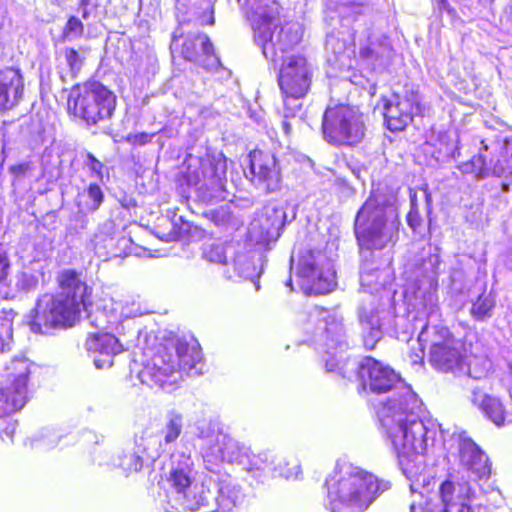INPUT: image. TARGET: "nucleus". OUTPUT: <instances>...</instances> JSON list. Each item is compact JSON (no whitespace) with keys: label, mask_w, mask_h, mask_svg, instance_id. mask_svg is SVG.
Listing matches in <instances>:
<instances>
[{"label":"nucleus","mask_w":512,"mask_h":512,"mask_svg":"<svg viewBox=\"0 0 512 512\" xmlns=\"http://www.w3.org/2000/svg\"><path fill=\"white\" fill-rule=\"evenodd\" d=\"M337 373L348 379L355 374L364 390L392 393L376 406V413L403 474L411 480L410 490L415 492L426 469L425 452L436 435L434 424L424 418L422 401L391 367L370 356L359 362L345 361Z\"/></svg>","instance_id":"obj_1"},{"label":"nucleus","mask_w":512,"mask_h":512,"mask_svg":"<svg viewBox=\"0 0 512 512\" xmlns=\"http://www.w3.org/2000/svg\"><path fill=\"white\" fill-rule=\"evenodd\" d=\"M400 226L397 191L386 184L373 186L369 197L357 212L355 219V235L364 258L360 268L361 286L367 289L358 307V319L363 331V342L366 349H374L382 338L380 311L374 291L385 284L381 280V271L374 267L368 259L372 249L381 250L395 243Z\"/></svg>","instance_id":"obj_2"},{"label":"nucleus","mask_w":512,"mask_h":512,"mask_svg":"<svg viewBox=\"0 0 512 512\" xmlns=\"http://www.w3.org/2000/svg\"><path fill=\"white\" fill-rule=\"evenodd\" d=\"M170 466L167 498L172 508L194 512H240L245 508L246 495L229 475L219 480L216 496L204 482H195L190 454L173 452Z\"/></svg>","instance_id":"obj_3"},{"label":"nucleus","mask_w":512,"mask_h":512,"mask_svg":"<svg viewBox=\"0 0 512 512\" xmlns=\"http://www.w3.org/2000/svg\"><path fill=\"white\" fill-rule=\"evenodd\" d=\"M298 23H290L279 28L273 39L276 44L274 57L264 56L274 63L281 62L278 84L283 97L284 117H295L303 107V99L308 94L313 77V67L302 54H290V50L302 38Z\"/></svg>","instance_id":"obj_4"},{"label":"nucleus","mask_w":512,"mask_h":512,"mask_svg":"<svg viewBox=\"0 0 512 512\" xmlns=\"http://www.w3.org/2000/svg\"><path fill=\"white\" fill-rule=\"evenodd\" d=\"M62 291L43 294L29 314V327L35 334L49 335L59 328L71 327L80 318V305L86 304L87 285L74 271L60 277Z\"/></svg>","instance_id":"obj_5"},{"label":"nucleus","mask_w":512,"mask_h":512,"mask_svg":"<svg viewBox=\"0 0 512 512\" xmlns=\"http://www.w3.org/2000/svg\"><path fill=\"white\" fill-rule=\"evenodd\" d=\"M326 507L331 512H363L391 483L351 463H337L327 477Z\"/></svg>","instance_id":"obj_6"},{"label":"nucleus","mask_w":512,"mask_h":512,"mask_svg":"<svg viewBox=\"0 0 512 512\" xmlns=\"http://www.w3.org/2000/svg\"><path fill=\"white\" fill-rule=\"evenodd\" d=\"M226 172L227 158L222 153L206 157L189 155L179 182L195 200L214 204L227 198Z\"/></svg>","instance_id":"obj_7"},{"label":"nucleus","mask_w":512,"mask_h":512,"mask_svg":"<svg viewBox=\"0 0 512 512\" xmlns=\"http://www.w3.org/2000/svg\"><path fill=\"white\" fill-rule=\"evenodd\" d=\"M117 104L115 93L98 81L77 84L70 90L67 109L88 126L109 120Z\"/></svg>","instance_id":"obj_8"},{"label":"nucleus","mask_w":512,"mask_h":512,"mask_svg":"<svg viewBox=\"0 0 512 512\" xmlns=\"http://www.w3.org/2000/svg\"><path fill=\"white\" fill-rule=\"evenodd\" d=\"M317 328L312 343L316 350L323 353L322 358L328 372H337L345 361L348 342L343 317L335 310L316 309Z\"/></svg>","instance_id":"obj_9"},{"label":"nucleus","mask_w":512,"mask_h":512,"mask_svg":"<svg viewBox=\"0 0 512 512\" xmlns=\"http://www.w3.org/2000/svg\"><path fill=\"white\" fill-rule=\"evenodd\" d=\"M196 435L206 444L203 453L205 468L219 472L220 464L227 462L243 467L248 462L250 448L224 433L216 422H203L197 426Z\"/></svg>","instance_id":"obj_10"},{"label":"nucleus","mask_w":512,"mask_h":512,"mask_svg":"<svg viewBox=\"0 0 512 512\" xmlns=\"http://www.w3.org/2000/svg\"><path fill=\"white\" fill-rule=\"evenodd\" d=\"M363 114L347 105L328 106L322 118L324 139L335 146H354L365 137Z\"/></svg>","instance_id":"obj_11"},{"label":"nucleus","mask_w":512,"mask_h":512,"mask_svg":"<svg viewBox=\"0 0 512 512\" xmlns=\"http://www.w3.org/2000/svg\"><path fill=\"white\" fill-rule=\"evenodd\" d=\"M298 276L301 279V288L307 295L327 294L337 284L332 261L320 250L301 252Z\"/></svg>","instance_id":"obj_12"},{"label":"nucleus","mask_w":512,"mask_h":512,"mask_svg":"<svg viewBox=\"0 0 512 512\" xmlns=\"http://www.w3.org/2000/svg\"><path fill=\"white\" fill-rule=\"evenodd\" d=\"M241 3L242 0H237ZM250 12V20L254 31V41L261 47L264 56L274 57L276 47L273 39L279 31L276 24L278 16V4L270 0H244Z\"/></svg>","instance_id":"obj_13"},{"label":"nucleus","mask_w":512,"mask_h":512,"mask_svg":"<svg viewBox=\"0 0 512 512\" xmlns=\"http://www.w3.org/2000/svg\"><path fill=\"white\" fill-rule=\"evenodd\" d=\"M422 314L426 318V322L421 326L418 335V342L422 349L429 346V357L434 354L436 348L442 349L450 340H457L449 329L440 321V312L438 307V296L436 290L429 288L422 295Z\"/></svg>","instance_id":"obj_14"},{"label":"nucleus","mask_w":512,"mask_h":512,"mask_svg":"<svg viewBox=\"0 0 512 512\" xmlns=\"http://www.w3.org/2000/svg\"><path fill=\"white\" fill-rule=\"evenodd\" d=\"M33 367L32 362L24 357H14L6 365V384L0 389L4 398L6 411H18L27 402V383Z\"/></svg>","instance_id":"obj_15"},{"label":"nucleus","mask_w":512,"mask_h":512,"mask_svg":"<svg viewBox=\"0 0 512 512\" xmlns=\"http://www.w3.org/2000/svg\"><path fill=\"white\" fill-rule=\"evenodd\" d=\"M142 384L167 393L175 391L183 378L175 357L168 352L155 355L138 373Z\"/></svg>","instance_id":"obj_16"},{"label":"nucleus","mask_w":512,"mask_h":512,"mask_svg":"<svg viewBox=\"0 0 512 512\" xmlns=\"http://www.w3.org/2000/svg\"><path fill=\"white\" fill-rule=\"evenodd\" d=\"M248 160V171L244 173L256 189L264 194L280 189L281 170L273 154L255 149L249 153Z\"/></svg>","instance_id":"obj_17"},{"label":"nucleus","mask_w":512,"mask_h":512,"mask_svg":"<svg viewBox=\"0 0 512 512\" xmlns=\"http://www.w3.org/2000/svg\"><path fill=\"white\" fill-rule=\"evenodd\" d=\"M422 113L421 96L412 88L405 87L403 95L394 94L384 103V118L391 131L403 130L414 116Z\"/></svg>","instance_id":"obj_18"},{"label":"nucleus","mask_w":512,"mask_h":512,"mask_svg":"<svg viewBox=\"0 0 512 512\" xmlns=\"http://www.w3.org/2000/svg\"><path fill=\"white\" fill-rule=\"evenodd\" d=\"M463 350L464 346L460 340H450L442 349L439 347L435 349L434 354L429 357V362L439 371L450 372L457 376L468 375L472 379L480 380L487 368L473 371L471 364L466 362Z\"/></svg>","instance_id":"obj_19"},{"label":"nucleus","mask_w":512,"mask_h":512,"mask_svg":"<svg viewBox=\"0 0 512 512\" xmlns=\"http://www.w3.org/2000/svg\"><path fill=\"white\" fill-rule=\"evenodd\" d=\"M441 507L429 506L423 512H485L486 508L479 504L476 508L470 505L474 497V491L470 484L446 480L439 489Z\"/></svg>","instance_id":"obj_20"},{"label":"nucleus","mask_w":512,"mask_h":512,"mask_svg":"<svg viewBox=\"0 0 512 512\" xmlns=\"http://www.w3.org/2000/svg\"><path fill=\"white\" fill-rule=\"evenodd\" d=\"M151 445H156V438L152 436L136 438L134 446L119 454L114 465L126 476L141 471L144 466H149L160 455L158 449L151 450Z\"/></svg>","instance_id":"obj_21"},{"label":"nucleus","mask_w":512,"mask_h":512,"mask_svg":"<svg viewBox=\"0 0 512 512\" xmlns=\"http://www.w3.org/2000/svg\"><path fill=\"white\" fill-rule=\"evenodd\" d=\"M452 439L458 444L461 464L470 471L476 479L488 477L491 472L488 457L480 447L467 436L466 432L454 433Z\"/></svg>","instance_id":"obj_22"},{"label":"nucleus","mask_w":512,"mask_h":512,"mask_svg":"<svg viewBox=\"0 0 512 512\" xmlns=\"http://www.w3.org/2000/svg\"><path fill=\"white\" fill-rule=\"evenodd\" d=\"M182 56L196 62L208 71L221 66L219 58L214 54V47L206 34H189L182 43Z\"/></svg>","instance_id":"obj_23"},{"label":"nucleus","mask_w":512,"mask_h":512,"mask_svg":"<svg viewBox=\"0 0 512 512\" xmlns=\"http://www.w3.org/2000/svg\"><path fill=\"white\" fill-rule=\"evenodd\" d=\"M85 347L93 355L96 368L104 369L113 365V357L123 351L119 340L111 333H92L86 340Z\"/></svg>","instance_id":"obj_24"},{"label":"nucleus","mask_w":512,"mask_h":512,"mask_svg":"<svg viewBox=\"0 0 512 512\" xmlns=\"http://www.w3.org/2000/svg\"><path fill=\"white\" fill-rule=\"evenodd\" d=\"M287 219L286 211L282 206L268 204L250 225V231H260L259 239L262 241H276L285 226Z\"/></svg>","instance_id":"obj_25"},{"label":"nucleus","mask_w":512,"mask_h":512,"mask_svg":"<svg viewBox=\"0 0 512 512\" xmlns=\"http://www.w3.org/2000/svg\"><path fill=\"white\" fill-rule=\"evenodd\" d=\"M24 93V78L19 69L6 68L0 71V110H9L18 105Z\"/></svg>","instance_id":"obj_26"},{"label":"nucleus","mask_w":512,"mask_h":512,"mask_svg":"<svg viewBox=\"0 0 512 512\" xmlns=\"http://www.w3.org/2000/svg\"><path fill=\"white\" fill-rule=\"evenodd\" d=\"M175 359L182 375L186 373L189 376H194L202 373L201 347L195 338L177 340Z\"/></svg>","instance_id":"obj_27"},{"label":"nucleus","mask_w":512,"mask_h":512,"mask_svg":"<svg viewBox=\"0 0 512 512\" xmlns=\"http://www.w3.org/2000/svg\"><path fill=\"white\" fill-rule=\"evenodd\" d=\"M282 458H274L273 455L264 452L259 454H252L249 450L248 462L244 463L243 469L253 472L261 471L272 473L286 479L297 478L300 473V466L294 464L293 469H284L281 467Z\"/></svg>","instance_id":"obj_28"},{"label":"nucleus","mask_w":512,"mask_h":512,"mask_svg":"<svg viewBox=\"0 0 512 512\" xmlns=\"http://www.w3.org/2000/svg\"><path fill=\"white\" fill-rule=\"evenodd\" d=\"M471 402L496 426L504 425L506 411L499 398L487 394L482 388L472 389Z\"/></svg>","instance_id":"obj_29"},{"label":"nucleus","mask_w":512,"mask_h":512,"mask_svg":"<svg viewBox=\"0 0 512 512\" xmlns=\"http://www.w3.org/2000/svg\"><path fill=\"white\" fill-rule=\"evenodd\" d=\"M360 57L376 69L382 67L391 57L392 48L388 38L382 36L370 39L368 44L360 49Z\"/></svg>","instance_id":"obj_30"},{"label":"nucleus","mask_w":512,"mask_h":512,"mask_svg":"<svg viewBox=\"0 0 512 512\" xmlns=\"http://www.w3.org/2000/svg\"><path fill=\"white\" fill-rule=\"evenodd\" d=\"M233 274L230 273L229 269L224 271V275L227 279H234L236 277L251 280L254 282L256 290H259L260 286L256 280L260 277L262 269L257 267L254 263L251 255L241 252L237 253L233 259Z\"/></svg>","instance_id":"obj_31"},{"label":"nucleus","mask_w":512,"mask_h":512,"mask_svg":"<svg viewBox=\"0 0 512 512\" xmlns=\"http://www.w3.org/2000/svg\"><path fill=\"white\" fill-rule=\"evenodd\" d=\"M190 223L182 219V217L173 219H164L155 231V235L162 241L171 242L185 239L190 231Z\"/></svg>","instance_id":"obj_32"},{"label":"nucleus","mask_w":512,"mask_h":512,"mask_svg":"<svg viewBox=\"0 0 512 512\" xmlns=\"http://www.w3.org/2000/svg\"><path fill=\"white\" fill-rule=\"evenodd\" d=\"M90 293L91 289L87 286L86 304L80 305V312L83 308L84 312H86V319L89 321L91 326L99 330L111 329L117 324V317L112 313L109 315L106 309H96L95 311L91 310L90 308L92 305L88 301Z\"/></svg>","instance_id":"obj_33"},{"label":"nucleus","mask_w":512,"mask_h":512,"mask_svg":"<svg viewBox=\"0 0 512 512\" xmlns=\"http://www.w3.org/2000/svg\"><path fill=\"white\" fill-rule=\"evenodd\" d=\"M183 429V415L179 411L170 410L166 413L165 423L162 428L163 442L157 441L159 449L163 448V445L168 446L173 444L181 435Z\"/></svg>","instance_id":"obj_34"},{"label":"nucleus","mask_w":512,"mask_h":512,"mask_svg":"<svg viewBox=\"0 0 512 512\" xmlns=\"http://www.w3.org/2000/svg\"><path fill=\"white\" fill-rule=\"evenodd\" d=\"M461 168L464 173H474L478 179H484L490 175L501 177L505 173V169L498 166L490 172L487 160L482 154L473 156L470 161L463 163Z\"/></svg>","instance_id":"obj_35"},{"label":"nucleus","mask_w":512,"mask_h":512,"mask_svg":"<svg viewBox=\"0 0 512 512\" xmlns=\"http://www.w3.org/2000/svg\"><path fill=\"white\" fill-rule=\"evenodd\" d=\"M80 197L85 198L78 206L82 211L95 212L104 201V193L98 183H90Z\"/></svg>","instance_id":"obj_36"},{"label":"nucleus","mask_w":512,"mask_h":512,"mask_svg":"<svg viewBox=\"0 0 512 512\" xmlns=\"http://www.w3.org/2000/svg\"><path fill=\"white\" fill-rule=\"evenodd\" d=\"M15 313L12 310L0 312V353L11 349L13 343V319Z\"/></svg>","instance_id":"obj_37"},{"label":"nucleus","mask_w":512,"mask_h":512,"mask_svg":"<svg viewBox=\"0 0 512 512\" xmlns=\"http://www.w3.org/2000/svg\"><path fill=\"white\" fill-rule=\"evenodd\" d=\"M495 301L491 295L481 294L477 300L473 302L471 307V315L477 321H485L492 316V310Z\"/></svg>","instance_id":"obj_38"},{"label":"nucleus","mask_w":512,"mask_h":512,"mask_svg":"<svg viewBox=\"0 0 512 512\" xmlns=\"http://www.w3.org/2000/svg\"><path fill=\"white\" fill-rule=\"evenodd\" d=\"M231 249L232 246L223 243L206 244L203 248V257L211 263L226 264L227 253Z\"/></svg>","instance_id":"obj_39"},{"label":"nucleus","mask_w":512,"mask_h":512,"mask_svg":"<svg viewBox=\"0 0 512 512\" xmlns=\"http://www.w3.org/2000/svg\"><path fill=\"white\" fill-rule=\"evenodd\" d=\"M60 437L51 429H42L33 439L31 447L38 450H49L57 446Z\"/></svg>","instance_id":"obj_40"},{"label":"nucleus","mask_w":512,"mask_h":512,"mask_svg":"<svg viewBox=\"0 0 512 512\" xmlns=\"http://www.w3.org/2000/svg\"><path fill=\"white\" fill-rule=\"evenodd\" d=\"M84 33V25L76 16H70L62 31L63 41H73L79 39Z\"/></svg>","instance_id":"obj_41"},{"label":"nucleus","mask_w":512,"mask_h":512,"mask_svg":"<svg viewBox=\"0 0 512 512\" xmlns=\"http://www.w3.org/2000/svg\"><path fill=\"white\" fill-rule=\"evenodd\" d=\"M83 168L86 169L91 178L102 182L104 178V164L92 153L86 152L83 160Z\"/></svg>","instance_id":"obj_42"},{"label":"nucleus","mask_w":512,"mask_h":512,"mask_svg":"<svg viewBox=\"0 0 512 512\" xmlns=\"http://www.w3.org/2000/svg\"><path fill=\"white\" fill-rule=\"evenodd\" d=\"M63 54L71 76L73 78L76 77L83 66L84 57H82L79 52L72 47H65L63 49Z\"/></svg>","instance_id":"obj_43"},{"label":"nucleus","mask_w":512,"mask_h":512,"mask_svg":"<svg viewBox=\"0 0 512 512\" xmlns=\"http://www.w3.org/2000/svg\"><path fill=\"white\" fill-rule=\"evenodd\" d=\"M38 278L26 271L19 272L16 275V287L20 291L29 292L37 287Z\"/></svg>","instance_id":"obj_44"},{"label":"nucleus","mask_w":512,"mask_h":512,"mask_svg":"<svg viewBox=\"0 0 512 512\" xmlns=\"http://www.w3.org/2000/svg\"><path fill=\"white\" fill-rule=\"evenodd\" d=\"M208 214H209L211 220L217 226L226 225L231 220V217H232V213L229 210L228 206H220L217 209L210 210Z\"/></svg>","instance_id":"obj_45"},{"label":"nucleus","mask_w":512,"mask_h":512,"mask_svg":"<svg viewBox=\"0 0 512 512\" xmlns=\"http://www.w3.org/2000/svg\"><path fill=\"white\" fill-rule=\"evenodd\" d=\"M10 267L11 264L7 253L0 251V286H8Z\"/></svg>","instance_id":"obj_46"},{"label":"nucleus","mask_w":512,"mask_h":512,"mask_svg":"<svg viewBox=\"0 0 512 512\" xmlns=\"http://www.w3.org/2000/svg\"><path fill=\"white\" fill-rule=\"evenodd\" d=\"M142 315V311L140 305L132 302L131 304H127L121 310V316L125 318H132Z\"/></svg>","instance_id":"obj_47"},{"label":"nucleus","mask_w":512,"mask_h":512,"mask_svg":"<svg viewBox=\"0 0 512 512\" xmlns=\"http://www.w3.org/2000/svg\"><path fill=\"white\" fill-rule=\"evenodd\" d=\"M16 431V423L14 422H6L5 427L0 428V437L2 441H10L13 442V436Z\"/></svg>","instance_id":"obj_48"},{"label":"nucleus","mask_w":512,"mask_h":512,"mask_svg":"<svg viewBox=\"0 0 512 512\" xmlns=\"http://www.w3.org/2000/svg\"><path fill=\"white\" fill-rule=\"evenodd\" d=\"M407 222L412 229H416V227L419 225V217L416 211L415 195L411 196V210L408 213Z\"/></svg>","instance_id":"obj_49"},{"label":"nucleus","mask_w":512,"mask_h":512,"mask_svg":"<svg viewBox=\"0 0 512 512\" xmlns=\"http://www.w3.org/2000/svg\"><path fill=\"white\" fill-rule=\"evenodd\" d=\"M153 136H154V134H148L145 132H141V133H136V134L130 135L128 137V140L131 143L136 144V145H145L152 140Z\"/></svg>","instance_id":"obj_50"},{"label":"nucleus","mask_w":512,"mask_h":512,"mask_svg":"<svg viewBox=\"0 0 512 512\" xmlns=\"http://www.w3.org/2000/svg\"><path fill=\"white\" fill-rule=\"evenodd\" d=\"M30 169V163L29 162H23L16 165H12L9 168V171L11 174H13L16 177L24 176L26 172Z\"/></svg>","instance_id":"obj_51"},{"label":"nucleus","mask_w":512,"mask_h":512,"mask_svg":"<svg viewBox=\"0 0 512 512\" xmlns=\"http://www.w3.org/2000/svg\"><path fill=\"white\" fill-rule=\"evenodd\" d=\"M213 8L207 4L205 8V12L203 17L200 19L201 25H213L214 24V16H213Z\"/></svg>","instance_id":"obj_52"},{"label":"nucleus","mask_w":512,"mask_h":512,"mask_svg":"<svg viewBox=\"0 0 512 512\" xmlns=\"http://www.w3.org/2000/svg\"><path fill=\"white\" fill-rule=\"evenodd\" d=\"M90 4V0H79L78 1V10L81 12V16L84 20H88L90 17V11L88 6Z\"/></svg>","instance_id":"obj_53"},{"label":"nucleus","mask_w":512,"mask_h":512,"mask_svg":"<svg viewBox=\"0 0 512 512\" xmlns=\"http://www.w3.org/2000/svg\"><path fill=\"white\" fill-rule=\"evenodd\" d=\"M274 458H282L284 461L281 462V467L284 469H293L294 464L299 465L295 460H292V463L282 456H274Z\"/></svg>","instance_id":"obj_54"},{"label":"nucleus","mask_w":512,"mask_h":512,"mask_svg":"<svg viewBox=\"0 0 512 512\" xmlns=\"http://www.w3.org/2000/svg\"><path fill=\"white\" fill-rule=\"evenodd\" d=\"M181 37H182V32H180V29H177L176 31H174L173 36H172L171 46L172 47L177 46L178 41Z\"/></svg>","instance_id":"obj_55"},{"label":"nucleus","mask_w":512,"mask_h":512,"mask_svg":"<svg viewBox=\"0 0 512 512\" xmlns=\"http://www.w3.org/2000/svg\"><path fill=\"white\" fill-rule=\"evenodd\" d=\"M4 398L5 397L0 396V417H3L4 415H8V414L15 412V411H6L4 409L5 408Z\"/></svg>","instance_id":"obj_56"},{"label":"nucleus","mask_w":512,"mask_h":512,"mask_svg":"<svg viewBox=\"0 0 512 512\" xmlns=\"http://www.w3.org/2000/svg\"><path fill=\"white\" fill-rule=\"evenodd\" d=\"M281 126H282V129H283L284 133L286 135H288L290 133V131H291L290 123L288 121H286V120H283Z\"/></svg>","instance_id":"obj_57"},{"label":"nucleus","mask_w":512,"mask_h":512,"mask_svg":"<svg viewBox=\"0 0 512 512\" xmlns=\"http://www.w3.org/2000/svg\"><path fill=\"white\" fill-rule=\"evenodd\" d=\"M424 196H425L426 203L429 206L430 202H431V196L426 190L424 191Z\"/></svg>","instance_id":"obj_58"},{"label":"nucleus","mask_w":512,"mask_h":512,"mask_svg":"<svg viewBox=\"0 0 512 512\" xmlns=\"http://www.w3.org/2000/svg\"><path fill=\"white\" fill-rule=\"evenodd\" d=\"M332 41H334V38L333 37H330L327 39V42H326V48L329 49V46L332 44Z\"/></svg>","instance_id":"obj_59"},{"label":"nucleus","mask_w":512,"mask_h":512,"mask_svg":"<svg viewBox=\"0 0 512 512\" xmlns=\"http://www.w3.org/2000/svg\"><path fill=\"white\" fill-rule=\"evenodd\" d=\"M285 285H286L287 287H290V288H291V290H292V289H293V287H292V279H291V278H289V279L287 280V282H286V284H285Z\"/></svg>","instance_id":"obj_60"},{"label":"nucleus","mask_w":512,"mask_h":512,"mask_svg":"<svg viewBox=\"0 0 512 512\" xmlns=\"http://www.w3.org/2000/svg\"><path fill=\"white\" fill-rule=\"evenodd\" d=\"M415 509H416V505L414 503H412L410 505V512H415Z\"/></svg>","instance_id":"obj_61"}]
</instances>
